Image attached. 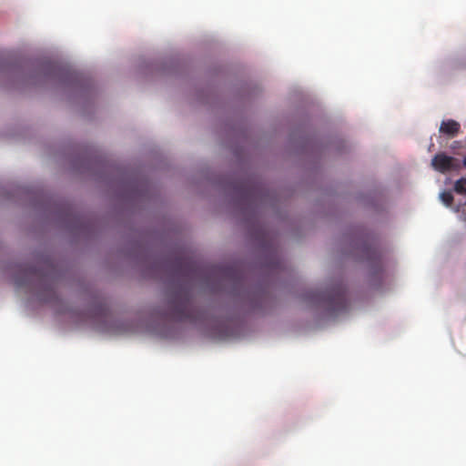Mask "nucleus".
I'll list each match as a JSON object with an SVG mask.
<instances>
[{"instance_id":"1","label":"nucleus","mask_w":466,"mask_h":466,"mask_svg":"<svg viewBox=\"0 0 466 466\" xmlns=\"http://www.w3.org/2000/svg\"><path fill=\"white\" fill-rule=\"evenodd\" d=\"M314 298L327 304L331 312L339 313L348 308V300L345 287L342 284L332 287L328 292L315 294Z\"/></svg>"},{"instance_id":"2","label":"nucleus","mask_w":466,"mask_h":466,"mask_svg":"<svg viewBox=\"0 0 466 466\" xmlns=\"http://www.w3.org/2000/svg\"><path fill=\"white\" fill-rule=\"evenodd\" d=\"M170 315L179 321L189 320L193 317V309L187 291L175 293L169 300Z\"/></svg>"},{"instance_id":"3","label":"nucleus","mask_w":466,"mask_h":466,"mask_svg":"<svg viewBox=\"0 0 466 466\" xmlns=\"http://www.w3.org/2000/svg\"><path fill=\"white\" fill-rule=\"evenodd\" d=\"M355 252L360 257V259L367 261L376 273H381V253L376 247L368 242H361L355 247Z\"/></svg>"},{"instance_id":"4","label":"nucleus","mask_w":466,"mask_h":466,"mask_svg":"<svg viewBox=\"0 0 466 466\" xmlns=\"http://www.w3.org/2000/svg\"><path fill=\"white\" fill-rule=\"evenodd\" d=\"M432 167L444 174L449 171H459L461 167L460 161L453 157L447 156L444 153L436 154L431 159Z\"/></svg>"},{"instance_id":"5","label":"nucleus","mask_w":466,"mask_h":466,"mask_svg":"<svg viewBox=\"0 0 466 466\" xmlns=\"http://www.w3.org/2000/svg\"><path fill=\"white\" fill-rule=\"evenodd\" d=\"M175 268L177 274L189 279H195L201 273L200 267L193 259L186 257L176 259Z\"/></svg>"},{"instance_id":"6","label":"nucleus","mask_w":466,"mask_h":466,"mask_svg":"<svg viewBox=\"0 0 466 466\" xmlns=\"http://www.w3.org/2000/svg\"><path fill=\"white\" fill-rule=\"evenodd\" d=\"M461 129V125L452 119L442 121L440 127V132L448 135L449 137H455Z\"/></svg>"},{"instance_id":"7","label":"nucleus","mask_w":466,"mask_h":466,"mask_svg":"<svg viewBox=\"0 0 466 466\" xmlns=\"http://www.w3.org/2000/svg\"><path fill=\"white\" fill-rule=\"evenodd\" d=\"M107 314H108V310H107V308L106 306L102 303V302H99L97 303L92 309V316L93 317H97V318H103V319H106L107 318Z\"/></svg>"},{"instance_id":"8","label":"nucleus","mask_w":466,"mask_h":466,"mask_svg":"<svg viewBox=\"0 0 466 466\" xmlns=\"http://www.w3.org/2000/svg\"><path fill=\"white\" fill-rule=\"evenodd\" d=\"M454 190L458 194H466V177H461L455 182Z\"/></svg>"},{"instance_id":"9","label":"nucleus","mask_w":466,"mask_h":466,"mask_svg":"<svg viewBox=\"0 0 466 466\" xmlns=\"http://www.w3.org/2000/svg\"><path fill=\"white\" fill-rule=\"evenodd\" d=\"M441 199L446 206H451L453 196L450 191H444L441 194Z\"/></svg>"},{"instance_id":"10","label":"nucleus","mask_w":466,"mask_h":466,"mask_svg":"<svg viewBox=\"0 0 466 466\" xmlns=\"http://www.w3.org/2000/svg\"><path fill=\"white\" fill-rule=\"evenodd\" d=\"M462 165H463L464 167H466V155H465V157L463 158Z\"/></svg>"},{"instance_id":"11","label":"nucleus","mask_w":466,"mask_h":466,"mask_svg":"<svg viewBox=\"0 0 466 466\" xmlns=\"http://www.w3.org/2000/svg\"><path fill=\"white\" fill-rule=\"evenodd\" d=\"M26 271L31 273L32 272V268H26Z\"/></svg>"}]
</instances>
